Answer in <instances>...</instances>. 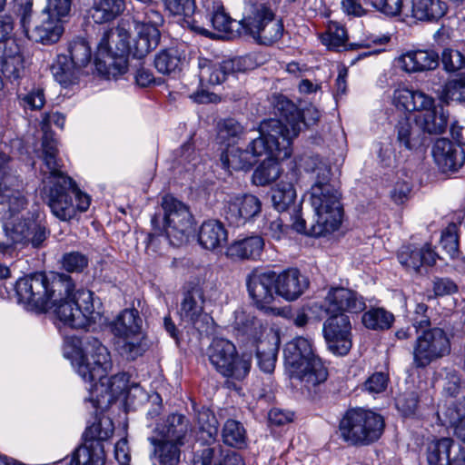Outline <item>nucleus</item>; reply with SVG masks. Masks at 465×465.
Instances as JSON below:
<instances>
[{
	"mask_svg": "<svg viewBox=\"0 0 465 465\" xmlns=\"http://www.w3.org/2000/svg\"><path fill=\"white\" fill-rule=\"evenodd\" d=\"M261 201L252 194H243L230 197L224 203L223 215L232 226L245 224L252 218L260 213Z\"/></svg>",
	"mask_w": 465,
	"mask_h": 465,
	"instance_id": "24",
	"label": "nucleus"
},
{
	"mask_svg": "<svg viewBox=\"0 0 465 465\" xmlns=\"http://www.w3.org/2000/svg\"><path fill=\"white\" fill-rule=\"evenodd\" d=\"M418 402L417 394L415 392H410L397 398L396 406L404 415L408 416L416 411Z\"/></svg>",
	"mask_w": 465,
	"mask_h": 465,
	"instance_id": "64",
	"label": "nucleus"
},
{
	"mask_svg": "<svg viewBox=\"0 0 465 465\" xmlns=\"http://www.w3.org/2000/svg\"><path fill=\"white\" fill-rule=\"evenodd\" d=\"M223 440L226 445L242 448L245 444L246 432L243 426L237 420H228L223 429Z\"/></svg>",
	"mask_w": 465,
	"mask_h": 465,
	"instance_id": "49",
	"label": "nucleus"
},
{
	"mask_svg": "<svg viewBox=\"0 0 465 465\" xmlns=\"http://www.w3.org/2000/svg\"><path fill=\"white\" fill-rule=\"evenodd\" d=\"M242 132V126L232 118L223 120L217 125V137L223 143H234Z\"/></svg>",
	"mask_w": 465,
	"mask_h": 465,
	"instance_id": "51",
	"label": "nucleus"
},
{
	"mask_svg": "<svg viewBox=\"0 0 465 465\" xmlns=\"http://www.w3.org/2000/svg\"><path fill=\"white\" fill-rule=\"evenodd\" d=\"M62 273L49 280L44 273H33L19 278L15 285L17 302L26 310L47 312L50 299L55 292H64L66 284L61 282Z\"/></svg>",
	"mask_w": 465,
	"mask_h": 465,
	"instance_id": "9",
	"label": "nucleus"
},
{
	"mask_svg": "<svg viewBox=\"0 0 465 465\" xmlns=\"http://www.w3.org/2000/svg\"><path fill=\"white\" fill-rule=\"evenodd\" d=\"M391 102L401 110L418 112L430 104V96L420 90L399 86L393 91Z\"/></svg>",
	"mask_w": 465,
	"mask_h": 465,
	"instance_id": "32",
	"label": "nucleus"
},
{
	"mask_svg": "<svg viewBox=\"0 0 465 465\" xmlns=\"http://www.w3.org/2000/svg\"><path fill=\"white\" fill-rule=\"evenodd\" d=\"M24 55H16L10 59L0 61V70L11 81L18 80L24 73Z\"/></svg>",
	"mask_w": 465,
	"mask_h": 465,
	"instance_id": "53",
	"label": "nucleus"
},
{
	"mask_svg": "<svg viewBox=\"0 0 465 465\" xmlns=\"http://www.w3.org/2000/svg\"><path fill=\"white\" fill-rule=\"evenodd\" d=\"M166 236L170 242L179 246L187 242L193 232V218L188 207L177 199L166 195L163 198Z\"/></svg>",
	"mask_w": 465,
	"mask_h": 465,
	"instance_id": "18",
	"label": "nucleus"
},
{
	"mask_svg": "<svg viewBox=\"0 0 465 465\" xmlns=\"http://www.w3.org/2000/svg\"><path fill=\"white\" fill-rule=\"evenodd\" d=\"M238 330L256 346V358L260 369L271 373L275 367L277 352L280 347V334L268 328L260 319L245 316L237 322Z\"/></svg>",
	"mask_w": 465,
	"mask_h": 465,
	"instance_id": "11",
	"label": "nucleus"
},
{
	"mask_svg": "<svg viewBox=\"0 0 465 465\" xmlns=\"http://www.w3.org/2000/svg\"><path fill=\"white\" fill-rule=\"evenodd\" d=\"M384 429L383 418L368 410L351 409L340 421L341 437L351 445H369L380 439Z\"/></svg>",
	"mask_w": 465,
	"mask_h": 465,
	"instance_id": "10",
	"label": "nucleus"
},
{
	"mask_svg": "<svg viewBox=\"0 0 465 465\" xmlns=\"http://www.w3.org/2000/svg\"><path fill=\"white\" fill-rule=\"evenodd\" d=\"M419 126L413 125L410 118L403 116L395 125L397 142L408 150H416L423 143V138Z\"/></svg>",
	"mask_w": 465,
	"mask_h": 465,
	"instance_id": "39",
	"label": "nucleus"
},
{
	"mask_svg": "<svg viewBox=\"0 0 465 465\" xmlns=\"http://www.w3.org/2000/svg\"><path fill=\"white\" fill-rule=\"evenodd\" d=\"M20 23L25 35L37 43L51 45L56 43L64 33L63 18L42 12V19L29 32L28 24L32 15L33 0H14Z\"/></svg>",
	"mask_w": 465,
	"mask_h": 465,
	"instance_id": "16",
	"label": "nucleus"
},
{
	"mask_svg": "<svg viewBox=\"0 0 465 465\" xmlns=\"http://www.w3.org/2000/svg\"><path fill=\"white\" fill-rule=\"evenodd\" d=\"M264 155L267 158L262 161L252 173V182L259 186L267 185L274 182L280 176L281 169L278 161L285 159L275 157L269 153Z\"/></svg>",
	"mask_w": 465,
	"mask_h": 465,
	"instance_id": "44",
	"label": "nucleus"
},
{
	"mask_svg": "<svg viewBox=\"0 0 465 465\" xmlns=\"http://www.w3.org/2000/svg\"><path fill=\"white\" fill-rule=\"evenodd\" d=\"M143 17L137 15L134 19L135 25L138 24H145L146 26H153L158 28L163 23V17L162 14L154 8L153 3L147 5L143 10Z\"/></svg>",
	"mask_w": 465,
	"mask_h": 465,
	"instance_id": "60",
	"label": "nucleus"
},
{
	"mask_svg": "<svg viewBox=\"0 0 465 465\" xmlns=\"http://www.w3.org/2000/svg\"><path fill=\"white\" fill-rule=\"evenodd\" d=\"M72 0H46L43 12L55 17L64 18L70 14Z\"/></svg>",
	"mask_w": 465,
	"mask_h": 465,
	"instance_id": "61",
	"label": "nucleus"
},
{
	"mask_svg": "<svg viewBox=\"0 0 465 465\" xmlns=\"http://www.w3.org/2000/svg\"><path fill=\"white\" fill-rule=\"evenodd\" d=\"M322 41L329 48H339L344 45L347 41L345 28L336 23L330 25Z\"/></svg>",
	"mask_w": 465,
	"mask_h": 465,
	"instance_id": "54",
	"label": "nucleus"
},
{
	"mask_svg": "<svg viewBox=\"0 0 465 465\" xmlns=\"http://www.w3.org/2000/svg\"><path fill=\"white\" fill-rule=\"evenodd\" d=\"M371 5L378 11L389 16H396L402 9V0H371Z\"/></svg>",
	"mask_w": 465,
	"mask_h": 465,
	"instance_id": "62",
	"label": "nucleus"
},
{
	"mask_svg": "<svg viewBox=\"0 0 465 465\" xmlns=\"http://www.w3.org/2000/svg\"><path fill=\"white\" fill-rule=\"evenodd\" d=\"M28 204L23 181L13 171L0 182V220H6V230L15 246L39 247L46 239L45 227L21 215Z\"/></svg>",
	"mask_w": 465,
	"mask_h": 465,
	"instance_id": "3",
	"label": "nucleus"
},
{
	"mask_svg": "<svg viewBox=\"0 0 465 465\" xmlns=\"http://www.w3.org/2000/svg\"><path fill=\"white\" fill-rule=\"evenodd\" d=\"M130 29V25L122 21L116 27L104 32L94 54L95 68L100 74L114 78L127 71Z\"/></svg>",
	"mask_w": 465,
	"mask_h": 465,
	"instance_id": "7",
	"label": "nucleus"
},
{
	"mask_svg": "<svg viewBox=\"0 0 465 465\" xmlns=\"http://www.w3.org/2000/svg\"><path fill=\"white\" fill-rule=\"evenodd\" d=\"M431 153L435 163L442 173H455L465 163L463 149L446 138L438 139Z\"/></svg>",
	"mask_w": 465,
	"mask_h": 465,
	"instance_id": "25",
	"label": "nucleus"
},
{
	"mask_svg": "<svg viewBox=\"0 0 465 465\" xmlns=\"http://www.w3.org/2000/svg\"><path fill=\"white\" fill-rule=\"evenodd\" d=\"M61 282L66 284L64 292H55L50 299L48 310L64 325L84 329L95 322L93 292L89 290L74 291L70 276L62 273Z\"/></svg>",
	"mask_w": 465,
	"mask_h": 465,
	"instance_id": "5",
	"label": "nucleus"
},
{
	"mask_svg": "<svg viewBox=\"0 0 465 465\" xmlns=\"http://www.w3.org/2000/svg\"><path fill=\"white\" fill-rule=\"evenodd\" d=\"M260 136L251 139L245 150L238 147L228 148L221 155L223 168L227 170H248L263 154L269 153L275 157L284 158L281 155L280 141L269 136L263 131V122L259 128Z\"/></svg>",
	"mask_w": 465,
	"mask_h": 465,
	"instance_id": "12",
	"label": "nucleus"
},
{
	"mask_svg": "<svg viewBox=\"0 0 465 465\" xmlns=\"http://www.w3.org/2000/svg\"><path fill=\"white\" fill-rule=\"evenodd\" d=\"M444 68L449 72L460 70L465 65V57L458 50L446 48L441 54Z\"/></svg>",
	"mask_w": 465,
	"mask_h": 465,
	"instance_id": "58",
	"label": "nucleus"
},
{
	"mask_svg": "<svg viewBox=\"0 0 465 465\" xmlns=\"http://www.w3.org/2000/svg\"><path fill=\"white\" fill-rule=\"evenodd\" d=\"M445 422H448L453 428L454 435L465 443V415L457 409L453 402L442 411Z\"/></svg>",
	"mask_w": 465,
	"mask_h": 465,
	"instance_id": "50",
	"label": "nucleus"
},
{
	"mask_svg": "<svg viewBox=\"0 0 465 465\" xmlns=\"http://www.w3.org/2000/svg\"><path fill=\"white\" fill-rule=\"evenodd\" d=\"M264 247L261 236H251L233 242L226 251L228 257L237 260H254L260 257Z\"/></svg>",
	"mask_w": 465,
	"mask_h": 465,
	"instance_id": "34",
	"label": "nucleus"
},
{
	"mask_svg": "<svg viewBox=\"0 0 465 465\" xmlns=\"http://www.w3.org/2000/svg\"><path fill=\"white\" fill-rule=\"evenodd\" d=\"M275 293L286 301H295L308 288L309 282L298 269L289 268L280 273L274 272Z\"/></svg>",
	"mask_w": 465,
	"mask_h": 465,
	"instance_id": "26",
	"label": "nucleus"
},
{
	"mask_svg": "<svg viewBox=\"0 0 465 465\" xmlns=\"http://www.w3.org/2000/svg\"><path fill=\"white\" fill-rule=\"evenodd\" d=\"M70 61L80 69L85 67L91 61L92 51L89 42L83 37H77L69 44Z\"/></svg>",
	"mask_w": 465,
	"mask_h": 465,
	"instance_id": "47",
	"label": "nucleus"
},
{
	"mask_svg": "<svg viewBox=\"0 0 465 465\" xmlns=\"http://www.w3.org/2000/svg\"><path fill=\"white\" fill-rule=\"evenodd\" d=\"M207 354L212 365L225 377L242 380L250 371V359L238 356L234 344L226 339H213Z\"/></svg>",
	"mask_w": 465,
	"mask_h": 465,
	"instance_id": "15",
	"label": "nucleus"
},
{
	"mask_svg": "<svg viewBox=\"0 0 465 465\" xmlns=\"http://www.w3.org/2000/svg\"><path fill=\"white\" fill-rule=\"evenodd\" d=\"M205 296L198 284L187 287L183 294L179 315L183 322L191 324L198 331H203L209 324L210 316L204 312Z\"/></svg>",
	"mask_w": 465,
	"mask_h": 465,
	"instance_id": "20",
	"label": "nucleus"
},
{
	"mask_svg": "<svg viewBox=\"0 0 465 465\" xmlns=\"http://www.w3.org/2000/svg\"><path fill=\"white\" fill-rule=\"evenodd\" d=\"M401 264L415 272L423 265H433L436 262L437 254L429 244L422 248L414 245L402 246L398 254Z\"/></svg>",
	"mask_w": 465,
	"mask_h": 465,
	"instance_id": "29",
	"label": "nucleus"
},
{
	"mask_svg": "<svg viewBox=\"0 0 465 465\" xmlns=\"http://www.w3.org/2000/svg\"><path fill=\"white\" fill-rule=\"evenodd\" d=\"M263 233L276 241L287 236L289 226L284 224L283 217L277 214L265 216L262 225Z\"/></svg>",
	"mask_w": 465,
	"mask_h": 465,
	"instance_id": "52",
	"label": "nucleus"
},
{
	"mask_svg": "<svg viewBox=\"0 0 465 465\" xmlns=\"http://www.w3.org/2000/svg\"><path fill=\"white\" fill-rule=\"evenodd\" d=\"M450 352V341L447 332L439 327L422 331L413 345V365L424 368Z\"/></svg>",
	"mask_w": 465,
	"mask_h": 465,
	"instance_id": "17",
	"label": "nucleus"
},
{
	"mask_svg": "<svg viewBox=\"0 0 465 465\" xmlns=\"http://www.w3.org/2000/svg\"><path fill=\"white\" fill-rule=\"evenodd\" d=\"M198 241L203 248L215 250L227 242V231L221 222L208 220L200 227Z\"/></svg>",
	"mask_w": 465,
	"mask_h": 465,
	"instance_id": "37",
	"label": "nucleus"
},
{
	"mask_svg": "<svg viewBox=\"0 0 465 465\" xmlns=\"http://www.w3.org/2000/svg\"><path fill=\"white\" fill-rule=\"evenodd\" d=\"M283 353L291 377L299 380L308 391L326 381L327 370L315 354L310 339H292L286 343Z\"/></svg>",
	"mask_w": 465,
	"mask_h": 465,
	"instance_id": "8",
	"label": "nucleus"
},
{
	"mask_svg": "<svg viewBox=\"0 0 465 465\" xmlns=\"http://www.w3.org/2000/svg\"><path fill=\"white\" fill-rule=\"evenodd\" d=\"M189 430L188 420L181 414L168 416L163 424H156L153 431L159 438L173 440L178 443H184L183 439Z\"/></svg>",
	"mask_w": 465,
	"mask_h": 465,
	"instance_id": "35",
	"label": "nucleus"
},
{
	"mask_svg": "<svg viewBox=\"0 0 465 465\" xmlns=\"http://www.w3.org/2000/svg\"><path fill=\"white\" fill-rule=\"evenodd\" d=\"M361 322L371 330H387L394 322V316L383 308H372L363 313Z\"/></svg>",
	"mask_w": 465,
	"mask_h": 465,
	"instance_id": "46",
	"label": "nucleus"
},
{
	"mask_svg": "<svg viewBox=\"0 0 465 465\" xmlns=\"http://www.w3.org/2000/svg\"><path fill=\"white\" fill-rule=\"evenodd\" d=\"M440 246L451 258L458 254L459 240L456 226L454 224L450 225L446 231L442 232Z\"/></svg>",
	"mask_w": 465,
	"mask_h": 465,
	"instance_id": "59",
	"label": "nucleus"
},
{
	"mask_svg": "<svg viewBox=\"0 0 465 465\" xmlns=\"http://www.w3.org/2000/svg\"><path fill=\"white\" fill-rule=\"evenodd\" d=\"M197 422L200 430L205 432L210 439H214L218 433V421L209 410L199 411Z\"/></svg>",
	"mask_w": 465,
	"mask_h": 465,
	"instance_id": "56",
	"label": "nucleus"
},
{
	"mask_svg": "<svg viewBox=\"0 0 465 465\" xmlns=\"http://www.w3.org/2000/svg\"><path fill=\"white\" fill-rule=\"evenodd\" d=\"M80 70L64 54L57 55L51 65V73L54 78L64 86L74 84L78 79Z\"/></svg>",
	"mask_w": 465,
	"mask_h": 465,
	"instance_id": "43",
	"label": "nucleus"
},
{
	"mask_svg": "<svg viewBox=\"0 0 465 465\" xmlns=\"http://www.w3.org/2000/svg\"><path fill=\"white\" fill-rule=\"evenodd\" d=\"M63 268L69 272H80L88 264V259L79 252H71L62 258Z\"/></svg>",
	"mask_w": 465,
	"mask_h": 465,
	"instance_id": "55",
	"label": "nucleus"
},
{
	"mask_svg": "<svg viewBox=\"0 0 465 465\" xmlns=\"http://www.w3.org/2000/svg\"><path fill=\"white\" fill-rule=\"evenodd\" d=\"M136 36L131 45L130 54L142 59L159 45L161 34L158 28L146 26L145 24L135 25Z\"/></svg>",
	"mask_w": 465,
	"mask_h": 465,
	"instance_id": "31",
	"label": "nucleus"
},
{
	"mask_svg": "<svg viewBox=\"0 0 465 465\" xmlns=\"http://www.w3.org/2000/svg\"><path fill=\"white\" fill-rule=\"evenodd\" d=\"M430 104L426 108H420L415 116V124L424 133L430 134H442L448 124L449 113L442 105L435 104V100L430 96Z\"/></svg>",
	"mask_w": 465,
	"mask_h": 465,
	"instance_id": "27",
	"label": "nucleus"
},
{
	"mask_svg": "<svg viewBox=\"0 0 465 465\" xmlns=\"http://www.w3.org/2000/svg\"><path fill=\"white\" fill-rule=\"evenodd\" d=\"M460 448L450 438H441L432 441L428 447V462L430 465H450L452 460L451 450H459Z\"/></svg>",
	"mask_w": 465,
	"mask_h": 465,
	"instance_id": "41",
	"label": "nucleus"
},
{
	"mask_svg": "<svg viewBox=\"0 0 465 465\" xmlns=\"http://www.w3.org/2000/svg\"><path fill=\"white\" fill-rule=\"evenodd\" d=\"M114 431L113 420L107 416L97 418L89 427L86 428L84 437L104 444V441L109 440Z\"/></svg>",
	"mask_w": 465,
	"mask_h": 465,
	"instance_id": "45",
	"label": "nucleus"
},
{
	"mask_svg": "<svg viewBox=\"0 0 465 465\" xmlns=\"http://www.w3.org/2000/svg\"><path fill=\"white\" fill-rule=\"evenodd\" d=\"M247 58L238 57L222 63L200 58L198 62L200 84L203 88L222 84L232 73L245 71Z\"/></svg>",
	"mask_w": 465,
	"mask_h": 465,
	"instance_id": "22",
	"label": "nucleus"
},
{
	"mask_svg": "<svg viewBox=\"0 0 465 465\" xmlns=\"http://www.w3.org/2000/svg\"><path fill=\"white\" fill-rule=\"evenodd\" d=\"M142 322L135 309L123 311L112 322L111 329L116 338L117 349L128 360L136 359L147 350Z\"/></svg>",
	"mask_w": 465,
	"mask_h": 465,
	"instance_id": "13",
	"label": "nucleus"
},
{
	"mask_svg": "<svg viewBox=\"0 0 465 465\" xmlns=\"http://www.w3.org/2000/svg\"><path fill=\"white\" fill-rule=\"evenodd\" d=\"M411 16L419 21L434 22L445 15L448 6L441 0H411Z\"/></svg>",
	"mask_w": 465,
	"mask_h": 465,
	"instance_id": "38",
	"label": "nucleus"
},
{
	"mask_svg": "<svg viewBox=\"0 0 465 465\" xmlns=\"http://www.w3.org/2000/svg\"><path fill=\"white\" fill-rule=\"evenodd\" d=\"M241 24L247 34L262 45L276 42L283 31L282 22L275 18L271 8L265 4L251 5Z\"/></svg>",
	"mask_w": 465,
	"mask_h": 465,
	"instance_id": "14",
	"label": "nucleus"
},
{
	"mask_svg": "<svg viewBox=\"0 0 465 465\" xmlns=\"http://www.w3.org/2000/svg\"><path fill=\"white\" fill-rule=\"evenodd\" d=\"M398 63L407 73L430 71L439 65V55L432 50H411L402 54Z\"/></svg>",
	"mask_w": 465,
	"mask_h": 465,
	"instance_id": "28",
	"label": "nucleus"
},
{
	"mask_svg": "<svg viewBox=\"0 0 465 465\" xmlns=\"http://www.w3.org/2000/svg\"><path fill=\"white\" fill-rule=\"evenodd\" d=\"M351 325L345 314L331 315L323 323V336L328 349L336 355H346L352 345Z\"/></svg>",
	"mask_w": 465,
	"mask_h": 465,
	"instance_id": "21",
	"label": "nucleus"
},
{
	"mask_svg": "<svg viewBox=\"0 0 465 465\" xmlns=\"http://www.w3.org/2000/svg\"><path fill=\"white\" fill-rule=\"evenodd\" d=\"M278 110L280 118L263 121V131L280 141L281 155L289 158L292 153V141L299 135L302 124H316L321 118V112L312 104L301 111L289 101L281 103Z\"/></svg>",
	"mask_w": 465,
	"mask_h": 465,
	"instance_id": "6",
	"label": "nucleus"
},
{
	"mask_svg": "<svg viewBox=\"0 0 465 465\" xmlns=\"http://www.w3.org/2000/svg\"><path fill=\"white\" fill-rule=\"evenodd\" d=\"M246 286L249 296L257 309L272 314L284 312L280 308L271 307L276 295L274 272L252 271L246 277Z\"/></svg>",
	"mask_w": 465,
	"mask_h": 465,
	"instance_id": "19",
	"label": "nucleus"
},
{
	"mask_svg": "<svg viewBox=\"0 0 465 465\" xmlns=\"http://www.w3.org/2000/svg\"><path fill=\"white\" fill-rule=\"evenodd\" d=\"M186 64L185 51L179 46L161 49L154 56L153 65L158 73L172 75L182 71Z\"/></svg>",
	"mask_w": 465,
	"mask_h": 465,
	"instance_id": "30",
	"label": "nucleus"
},
{
	"mask_svg": "<svg viewBox=\"0 0 465 465\" xmlns=\"http://www.w3.org/2000/svg\"><path fill=\"white\" fill-rule=\"evenodd\" d=\"M42 160L48 170L44 177L43 194L52 213L61 221H69L76 215L73 202V179L62 172V161L58 157V149L54 134L47 130V124L42 127Z\"/></svg>",
	"mask_w": 465,
	"mask_h": 465,
	"instance_id": "4",
	"label": "nucleus"
},
{
	"mask_svg": "<svg viewBox=\"0 0 465 465\" xmlns=\"http://www.w3.org/2000/svg\"><path fill=\"white\" fill-rule=\"evenodd\" d=\"M125 8L124 0H99L90 9V16L96 24L110 22L120 15Z\"/></svg>",
	"mask_w": 465,
	"mask_h": 465,
	"instance_id": "42",
	"label": "nucleus"
},
{
	"mask_svg": "<svg viewBox=\"0 0 465 465\" xmlns=\"http://www.w3.org/2000/svg\"><path fill=\"white\" fill-rule=\"evenodd\" d=\"M323 306L330 315H340L344 312L358 313L366 308L361 295L343 287L331 288L324 299Z\"/></svg>",
	"mask_w": 465,
	"mask_h": 465,
	"instance_id": "23",
	"label": "nucleus"
},
{
	"mask_svg": "<svg viewBox=\"0 0 465 465\" xmlns=\"http://www.w3.org/2000/svg\"><path fill=\"white\" fill-rule=\"evenodd\" d=\"M411 192V184L406 181H397L390 191V197L396 204L408 201Z\"/></svg>",
	"mask_w": 465,
	"mask_h": 465,
	"instance_id": "63",
	"label": "nucleus"
},
{
	"mask_svg": "<svg viewBox=\"0 0 465 465\" xmlns=\"http://www.w3.org/2000/svg\"><path fill=\"white\" fill-rule=\"evenodd\" d=\"M104 458V444L84 437V442L74 452L70 465H103Z\"/></svg>",
	"mask_w": 465,
	"mask_h": 465,
	"instance_id": "36",
	"label": "nucleus"
},
{
	"mask_svg": "<svg viewBox=\"0 0 465 465\" xmlns=\"http://www.w3.org/2000/svg\"><path fill=\"white\" fill-rule=\"evenodd\" d=\"M444 93L448 98H456L465 102V74L456 75L444 85Z\"/></svg>",
	"mask_w": 465,
	"mask_h": 465,
	"instance_id": "57",
	"label": "nucleus"
},
{
	"mask_svg": "<svg viewBox=\"0 0 465 465\" xmlns=\"http://www.w3.org/2000/svg\"><path fill=\"white\" fill-rule=\"evenodd\" d=\"M111 368L108 349L96 338H87L82 344L81 355L77 360V373L90 383L98 380L89 389V401L97 410L107 409L128 389V375L118 373L107 377Z\"/></svg>",
	"mask_w": 465,
	"mask_h": 465,
	"instance_id": "2",
	"label": "nucleus"
},
{
	"mask_svg": "<svg viewBox=\"0 0 465 465\" xmlns=\"http://www.w3.org/2000/svg\"><path fill=\"white\" fill-rule=\"evenodd\" d=\"M153 446V455L160 465H178L181 458V447L184 443H178L173 440L157 437L148 439Z\"/></svg>",
	"mask_w": 465,
	"mask_h": 465,
	"instance_id": "33",
	"label": "nucleus"
},
{
	"mask_svg": "<svg viewBox=\"0 0 465 465\" xmlns=\"http://www.w3.org/2000/svg\"><path fill=\"white\" fill-rule=\"evenodd\" d=\"M166 11L172 15L183 16L187 26L202 35H206L207 30L197 24L194 15L196 5L194 0H163Z\"/></svg>",
	"mask_w": 465,
	"mask_h": 465,
	"instance_id": "40",
	"label": "nucleus"
},
{
	"mask_svg": "<svg viewBox=\"0 0 465 465\" xmlns=\"http://www.w3.org/2000/svg\"><path fill=\"white\" fill-rule=\"evenodd\" d=\"M296 198V192L292 183L281 182L273 189L272 194V201L273 206L278 212H284L294 203Z\"/></svg>",
	"mask_w": 465,
	"mask_h": 465,
	"instance_id": "48",
	"label": "nucleus"
},
{
	"mask_svg": "<svg viewBox=\"0 0 465 465\" xmlns=\"http://www.w3.org/2000/svg\"><path fill=\"white\" fill-rule=\"evenodd\" d=\"M304 170L312 182L310 200L315 213L314 221L308 228L300 212L296 211L292 226L297 232L309 236H325L338 230L341 225V193L330 183L331 169L325 160L319 156L308 157L304 163Z\"/></svg>",
	"mask_w": 465,
	"mask_h": 465,
	"instance_id": "1",
	"label": "nucleus"
}]
</instances>
